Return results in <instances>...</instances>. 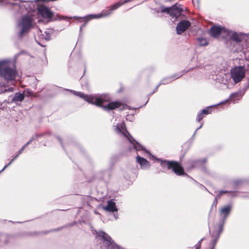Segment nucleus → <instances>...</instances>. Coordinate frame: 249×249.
I'll return each mask as SVG.
<instances>
[{"label":"nucleus","instance_id":"1","mask_svg":"<svg viewBox=\"0 0 249 249\" xmlns=\"http://www.w3.org/2000/svg\"><path fill=\"white\" fill-rule=\"evenodd\" d=\"M73 94L83 99L89 103L102 107L105 110L109 111L119 107L121 104L119 102L115 101L108 103L107 105L103 106L105 102H109L110 97L107 94H101L100 95H89L82 92L71 90Z\"/></svg>","mask_w":249,"mask_h":249},{"label":"nucleus","instance_id":"2","mask_svg":"<svg viewBox=\"0 0 249 249\" xmlns=\"http://www.w3.org/2000/svg\"><path fill=\"white\" fill-rule=\"evenodd\" d=\"M17 74L16 69L11 67L9 59L0 60V77L14 84Z\"/></svg>","mask_w":249,"mask_h":249},{"label":"nucleus","instance_id":"3","mask_svg":"<svg viewBox=\"0 0 249 249\" xmlns=\"http://www.w3.org/2000/svg\"><path fill=\"white\" fill-rule=\"evenodd\" d=\"M33 20V16L27 15L22 16L17 20V27L19 30L18 36L20 38H22L24 34L32 28Z\"/></svg>","mask_w":249,"mask_h":249},{"label":"nucleus","instance_id":"4","mask_svg":"<svg viewBox=\"0 0 249 249\" xmlns=\"http://www.w3.org/2000/svg\"><path fill=\"white\" fill-rule=\"evenodd\" d=\"M115 131L118 134H121L127 138L129 142L132 144L134 149H135L136 151H138L142 150L148 153V152L146 151L143 146L136 142L134 139H133L131 136L130 135L129 133L127 131L125 124L124 123L118 124L115 126Z\"/></svg>","mask_w":249,"mask_h":249},{"label":"nucleus","instance_id":"5","mask_svg":"<svg viewBox=\"0 0 249 249\" xmlns=\"http://www.w3.org/2000/svg\"><path fill=\"white\" fill-rule=\"evenodd\" d=\"M158 160L160 162V165L163 170L171 169L177 175L181 176L184 174L183 168L178 162L160 159H158Z\"/></svg>","mask_w":249,"mask_h":249},{"label":"nucleus","instance_id":"6","mask_svg":"<svg viewBox=\"0 0 249 249\" xmlns=\"http://www.w3.org/2000/svg\"><path fill=\"white\" fill-rule=\"evenodd\" d=\"M160 11H156L157 13H166L169 14L172 18H175L176 20L180 16L183 11L182 6L180 4H176L170 7H165L163 6L160 7Z\"/></svg>","mask_w":249,"mask_h":249},{"label":"nucleus","instance_id":"7","mask_svg":"<svg viewBox=\"0 0 249 249\" xmlns=\"http://www.w3.org/2000/svg\"><path fill=\"white\" fill-rule=\"evenodd\" d=\"M246 70L244 66H237L230 71L231 77L234 83L236 84L241 82L245 77Z\"/></svg>","mask_w":249,"mask_h":249},{"label":"nucleus","instance_id":"8","mask_svg":"<svg viewBox=\"0 0 249 249\" xmlns=\"http://www.w3.org/2000/svg\"><path fill=\"white\" fill-rule=\"evenodd\" d=\"M97 236L102 241L103 245L107 249H121L120 247L116 245L106 232L100 231L97 233Z\"/></svg>","mask_w":249,"mask_h":249},{"label":"nucleus","instance_id":"9","mask_svg":"<svg viewBox=\"0 0 249 249\" xmlns=\"http://www.w3.org/2000/svg\"><path fill=\"white\" fill-rule=\"evenodd\" d=\"M193 69V68H192L191 69H189V70H184V71H182L181 72H180L178 74H174L172 76L166 77V78H165L162 79L160 81V83L156 86L154 90L152 92V93H150V95H152L153 93H154L156 91H157L160 85H161V84L165 85V84H169V83H171L172 81H173L177 79H178L179 77H181L184 74L188 72L190 70H192Z\"/></svg>","mask_w":249,"mask_h":249},{"label":"nucleus","instance_id":"10","mask_svg":"<svg viewBox=\"0 0 249 249\" xmlns=\"http://www.w3.org/2000/svg\"><path fill=\"white\" fill-rule=\"evenodd\" d=\"M222 33H225L226 35H230L231 30L221 26H213L211 28L210 34L213 37H217Z\"/></svg>","mask_w":249,"mask_h":249},{"label":"nucleus","instance_id":"11","mask_svg":"<svg viewBox=\"0 0 249 249\" xmlns=\"http://www.w3.org/2000/svg\"><path fill=\"white\" fill-rule=\"evenodd\" d=\"M245 92V90H239L236 92L232 93L230 95L228 99L225 100L223 102H221V103L217 104L216 106L225 103L227 102L228 101V100H230V102H231L233 103H235L241 99V98L242 97V96L244 95Z\"/></svg>","mask_w":249,"mask_h":249},{"label":"nucleus","instance_id":"12","mask_svg":"<svg viewBox=\"0 0 249 249\" xmlns=\"http://www.w3.org/2000/svg\"><path fill=\"white\" fill-rule=\"evenodd\" d=\"M231 208L232 205L230 204L222 207L219 210L220 216L222 218V222L219 224H222L223 227L224 226L225 220L230 213Z\"/></svg>","mask_w":249,"mask_h":249},{"label":"nucleus","instance_id":"13","mask_svg":"<svg viewBox=\"0 0 249 249\" xmlns=\"http://www.w3.org/2000/svg\"><path fill=\"white\" fill-rule=\"evenodd\" d=\"M223 225L219 224L216 227H215L214 231L212 233V237L213 238L212 240L213 247L212 249H214L220 234L223 231Z\"/></svg>","mask_w":249,"mask_h":249},{"label":"nucleus","instance_id":"14","mask_svg":"<svg viewBox=\"0 0 249 249\" xmlns=\"http://www.w3.org/2000/svg\"><path fill=\"white\" fill-rule=\"evenodd\" d=\"M190 26L191 23L189 21L185 20H182L177 25L176 28L177 33L178 35H181Z\"/></svg>","mask_w":249,"mask_h":249},{"label":"nucleus","instance_id":"15","mask_svg":"<svg viewBox=\"0 0 249 249\" xmlns=\"http://www.w3.org/2000/svg\"><path fill=\"white\" fill-rule=\"evenodd\" d=\"M110 15V12H107L105 13L104 11H103L102 13L98 14H90L84 17L83 18L87 19V20H90L92 19H98L104 17H107Z\"/></svg>","mask_w":249,"mask_h":249},{"label":"nucleus","instance_id":"16","mask_svg":"<svg viewBox=\"0 0 249 249\" xmlns=\"http://www.w3.org/2000/svg\"><path fill=\"white\" fill-rule=\"evenodd\" d=\"M216 80L217 82L223 84L225 85H227L230 83L231 79L229 76L226 73H221L216 76Z\"/></svg>","mask_w":249,"mask_h":249},{"label":"nucleus","instance_id":"17","mask_svg":"<svg viewBox=\"0 0 249 249\" xmlns=\"http://www.w3.org/2000/svg\"><path fill=\"white\" fill-rule=\"evenodd\" d=\"M136 160L141 165L142 169H147L150 167V164L149 162L145 159L142 158L138 155L136 157Z\"/></svg>","mask_w":249,"mask_h":249},{"label":"nucleus","instance_id":"18","mask_svg":"<svg viewBox=\"0 0 249 249\" xmlns=\"http://www.w3.org/2000/svg\"><path fill=\"white\" fill-rule=\"evenodd\" d=\"M103 209L106 211L110 212H116L118 210L116 204L112 199L108 201L107 205L106 206L103 207Z\"/></svg>","mask_w":249,"mask_h":249},{"label":"nucleus","instance_id":"19","mask_svg":"<svg viewBox=\"0 0 249 249\" xmlns=\"http://www.w3.org/2000/svg\"><path fill=\"white\" fill-rule=\"evenodd\" d=\"M12 97V101L15 103H17L18 102H21L22 101L25 97L24 94L23 93H15L13 96H11Z\"/></svg>","mask_w":249,"mask_h":249},{"label":"nucleus","instance_id":"20","mask_svg":"<svg viewBox=\"0 0 249 249\" xmlns=\"http://www.w3.org/2000/svg\"><path fill=\"white\" fill-rule=\"evenodd\" d=\"M199 162V160H188L186 163V168L187 170H191L197 166Z\"/></svg>","mask_w":249,"mask_h":249},{"label":"nucleus","instance_id":"21","mask_svg":"<svg viewBox=\"0 0 249 249\" xmlns=\"http://www.w3.org/2000/svg\"><path fill=\"white\" fill-rule=\"evenodd\" d=\"M230 36L231 39L236 42H239L241 41L242 37L240 34L236 32H232L231 31V33L230 35H227Z\"/></svg>","mask_w":249,"mask_h":249},{"label":"nucleus","instance_id":"22","mask_svg":"<svg viewBox=\"0 0 249 249\" xmlns=\"http://www.w3.org/2000/svg\"><path fill=\"white\" fill-rule=\"evenodd\" d=\"M124 5V3L122 1H119L116 3H115V4L112 5L110 7H109V9L107 10H105L104 12L105 13H106L107 12H110V15L112 14V11L113 10H115L117 9H118L119 7H120L121 6Z\"/></svg>","mask_w":249,"mask_h":249},{"label":"nucleus","instance_id":"23","mask_svg":"<svg viewBox=\"0 0 249 249\" xmlns=\"http://www.w3.org/2000/svg\"><path fill=\"white\" fill-rule=\"evenodd\" d=\"M199 45L201 46H206L208 45V42L206 38L200 37L198 38Z\"/></svg>","mask_w":249,"mask_h":249},{"label":"nucleus","instance_id":"24","mask_svg":"<svg viewBox=\"0 0 249 249\" xmlns=\"http://www.w3.org/2000/svg\"><path fill=\"white\" fill-rule=\"evenodd\" d=\"M42 135L36 134L33 136L32 138L25 144L24 146L26 147L29 144H30L34 140L37 139L38 137L41 136Z\"/></svg>","mask_w":249,"mask_h":249},{"label":"nucleus","instance_id":"25","mask_svg":"<svg viewBox=\"0 0 249 249\" xmlns=\"http://www.w3.org/2000/svg\"><path fill=\"white\" fill-rule=\"evenodd\" d=\"M201 112L204 115H207L211 112V107H207L205 109H203Z\"/></svg>","mask_w":249,"mask_h":249},{"label":"nucleus","instance_id":"26","mask_svg":"<svg viewBox=\"0 0 249 249\" xmlns=\"http://www.w3.org/2000/svg\"><path fill=\"white\" fill-rule=\"evenodd\" d=\"M243 180H241V179H235L233 181V184L234 186L235 187H237L239 185H240L242 184L243 183Z\"/></svg>","mask_w":249,"mask_h":249},{"label":"nucleus","instance_id":"27","mask_svg":"<svg viewBox=\"0 0 249 249\" xmlns=\"http://www.w3.org/2000/svg\"><path fill=\"white\" fill-rule=\"evenodd\" d=\"M221 195H222L223 194H225V193H231V196H235V193L236 192H229V191H224V190H221L219 192Z\"/></svg>","mask_w":249,"mask_h":249},{"label":"nucleus","instance_id":"28","mask_svg":"<svg viewBox=\"0 0 249 249\" xmlns=\"http://www.w3.org/2000/svg\"><path fill=\"white\" fill-rule=\"evenodd\" d=\"M204 117V115L201 112H199L197 114V117H196V120L199 122L200 120H201Z\"/></svg>","mask_w":249,"mask_h":249},{"label":"nucleus","instance_id":"29","mask_svg":"<svg viewBox=\"0 0 249 249\" xmlns=\"http://www.w3.org/2000/svg\"><path fill=\"white\" fill-rule=\"evenodd\" d=\"M13 162V161H12V160H11L9 163H8V164H7L5 165L4 166V167L3 168V169L0 171V173L1 172H2V171H3L5 170V169H6L8 166H9L10 165H11V164Z\"/></svg>","mask_w":249,"mask_h":249},{"label":"nucleus","instance_id":"30","mask_svg":"<svg viewBox=\"0 0 249 249\" xmlns=\"http://www.w3.org/2000/svg\"><path fill=\"white\" fill-rule=\"evenodd\" d=\"M89 20H87V19H84V21L85 22L83 24V25L81 26L80 27V31H81L82 30V29L85 27L87 25V22H88Z\"/></svg>","mask_w":249,"mask_h":249},{"label":"nucleus","instance_id":"31","mask_svg":"<svg viewBox=\"0 0 249 249\" xmlns=\"http://www.w3.org/2000/svg\"><path fill=\"white\" fill-rule=\"evenodd\" d=\"M73 18L78 19V22H81L82 21H84V18H83V17H74Z\"/></svg>","mask_w":249,"mask_h":249},{"label":"nucleus","instance_id":"32","mask_svg":"<svg viewBox=\"0 0 249 249\" xmlns=\"http://www.w3.org/2000/svg\"><path fill=\"white\" fill-rule=\"evenodd\" d=\"M222 195L219 192L218 194H217L215 197V201L216 203H217V199L219 198Z\"/></svg>","mask_w":249,"mask_h":249},{"label":"nucleus","instance_id":"33","mask_svg":"<svg viewBox=\"0 0 249 249\" xmlns=\"http://www.w3.org/2000/svg\"><path fill=\"white\" fill-rule=\"evenodd\" d=\"M25 146H24V145L22 147V148L18 151V154H20L22 153V152L23 151V150H24V149L25 148Z\"/></svg>","mask_w":249,"mask_h":249},{"label":"nucleus","instance_id":"34","mask_svg":"<svg viewBox=\"0 0 249 249\" xmlns=\"http://www.w3.org/2000/svg\"><path fill=\"white\" fill-rule=\"evenodd\" d=\"M13 88L12 87H11V88H9L7 89H6L5 90H4V92H6V91H13Z\"/></svg>","mask_w":249,"mask_h":249},{"label":"nucleus","instance_id":"35","mask_svg":"<svg viewBox=\"0 0 249 249\" xmlns=\"http://www.w3.org/2000/svg\"><path fill=\"white\" fill-rule=\"evenodd\" d=\"M200 246H201L200 243H197L196 245L195 248L196 249H199Z\"/></svg>","mask_w":249,"mask_h":249},{"label":"nucleus","instance_id":"36","mask_svg":"<svg viewBox=\"0 0 249 249\" xmlns=\"http://www.w3.org/2000/svg\"><path fill=\"white\" fill-rule=\"evenodd\" d=\"M203 125V123H202L200 125V126H199V127L196 129V131L195 132V133H194V136L195 135L196 132L197 130H198V129H199L200 128H201V127Z\"/></svg>","mask_w":249,"mask_h":249},{"label":"nucleus","instance_id":"37","mask_svg":"<svg viewBox=\"0 0 249 249\" xmlns=\"http://www.w3.org/2000/svg\"><path fill=\"white\" fill-rule=\"evenodd\" d=\"M19 154H18V153L14 157V158L12 159V161H14V160H15L17 158H18V157L19 156Z\"/></svg>","mask_w":249,"mask_h":249},{"label":"nucleus","instance_id":"38","mask_svg":"<svg viewBox=\"0 0 249 249\" xmlns=\"http://www.w3.org/2000/svg\"><path fill=\"white\" fill-rule=\"evenodd\" d=\"M45 39H46V40H49L50 39V37L49 36V35H47L45 37Z\"/></svg>","mask_w":249,"mask_h":249},{"label":"nucleus","instance_id":"39","mask_svg":"<svg viewBox=\"0 0 249 249\" xmlns=\"http://www.w3.org/2000/svg\"><path fill=\"white\" fill-rule=\"evenodd\" d=\"M57 139L59 140V141H60V142L61 143V145H62V147H63V145L62 144V141H61V139L59 138V137H57Z\"/></svg>","mask_w":249,"mask_h":249},{"label":"nucleus","instance_id":"40","mask_svg":"<svg viewBox=\"0 0 249 249\" xmlns=\"http://www.w3.org/2000/svg\"><path fill=\"white\" fill-rule=\"evenodd\" d=\"M216 204H217V203H216V202L215 201V199H214V201H213V205H216Z\"/></svg>","mask_w":249,"mask_h":249},{"label":"nucleus","instance_id":"41","mask_svg":"<svg viewBox=\"0 0 249 249\" xmlns=\"http://www.w3.org/2000/svg\"><path fill=\"white\" fill-rule=\"evenodd\" d=\"M203 239L202 238V239H201L200 240H199V242H198V243H200V244H201V243L202 241L203 240Z\"/></svg>","mask_w":249,"mask_h":249},{"label":"nucleus","instance_id":"42","mask_svg":"<svg viewBox=\"0 0 249 249\" xmlns=\"http://www.w3.org/2000/svg\"><path fill=\"white\" fill-rule=\"evenodd\" d=\"M249 88V82L248 84V85H247V89Z\"/></svg>","mask_w":249,"mask_h":249},{"label":"nucleus","instance_id":"43","mask_svg":"<svg viewBox=\"0 0 249 249\" xmlns=\"http://www.w3.org/2000/svg\"><path fill=\"white\" fill-rule=\"evenodd\" d=\"M148 100L149 99H148L147 101L146 102V103L145 104H146V103H147L148 101Z\"/></svg>","mask_w":249,"mask_h":249},{"label":"nucleus","instance_id":"44","mask_svg":"<svg viewBox=\"0 0 249 249\" xmlns=\"http://www.w3.org/2000/svg\"><path fill=\"white\" fill-rule=\"evenodd\" d=\"M38 30L40 32H41V31L40 29H39Z\"/></svg>","mask_w":249,"mask_h":249}]
</instances>
